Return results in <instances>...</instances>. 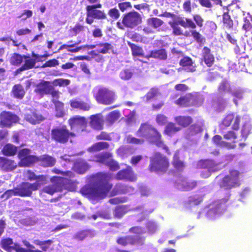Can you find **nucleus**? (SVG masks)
I'll return each instance as SVG.
<instances>
[{
	"label": "nucleus",
	"instance_id": "nucleus-37",
	"mask_svg": "<svg viewBox=\"0 0 252 252\" xmlns=\"http://www.w3.org/2000/svg\"><path fill=\"white\" fill-rule=\"evenodd\" d=\"M109 144L107 142H98L93 144L88 149L89 152H97L109 148Z\"/></svg>",
	"mask_w": 252,
	"mask_h": 252
},
{
	"label": "nucleus",
	"instance_id": "nucleus-60",
	"mask_svg": "<svg viewBox=\"0 0 252 252\" xmlns=\"http://www.w3.org/2000/svg\"><path fill=\"white\" fill-rule=\"evenodd\" d=\"M51 88H52L50 89L48 94L51 95L52 99L58 100L60 97L61 93L59 91L56 90L53 85H52Z\"/></svg>",
	"mask_w": 252,
	"mask_h": 252
},
{
	"label": "nucleus",
	"instance_id": "nucleus-35",
	"mask_svg": "<svg viewBox=\"0 0 252 252\" xmlns=\"http://www.w3.org/2000/svg\"><path fill=\"white\" fill-rule=\"evenodd\" d=\"M112 157V154L108 152H103L96 154L94 156V159L91 161L104 164L105 165L107 160Z\"/></svg>",
	"mask_w": 252,
	"mask_h": 252
},
{
	"label": "nucleus",
	"instance_id": "nucleus-22",
	"mask_svg": "<svg viewBox=\"0 0 252 252\" xmlns=\"http://www.w3.org/2000/svg\"><path fill=\"white\" fill-rule=\"evenodd\" d=\"M146 22L148 27H144L143 31L147 33H151L154 32L150 27L157 29L164 24V22L161 19L157 17L149 18L147 20Z\"/></svg>",
	"mask_w": 252,
	"mask_h": 252
},
{
	"label": "nucleus",
	"instance_id": "nucleus-36",
	"mask_svg": "<svg viewBox=\"0 0 252 252\" xmlns=\"http://www.w3.org/2000/svg\"><path fill=\"white\" fill-rule=\"evenodd\" d=\"M226 10V12H223L222 15L223 27L226 29H232L234 26L233 21L229 14L228 9H227Z\"/></svg>",
	"mask_w": 252,
	"mask_h": 252
},
{
	"label": "nucleus",
	"instance_id": "nucleus-53",
	"mask_svg": "<svg viewBox=\"0 0 252 252\" xmlns=\"http://www.w3.org/2000/svg\"><path fill=\"white\" fill-rule=\"evenodd\" d=\"M105 165L109 167V169L112 171H117L120 168L118 162L113 159H108Z\"/></svg>",
	"mask_w": 252,
	"mask_h": 252
},
{
	"label": "nucleus",
	"instance_id": "nucleus-8",
	"mask_svg": "<svg viewBox=\"0 0 252 252\" xmlns=\"http://www.w3.org/2000/svg\"><path fill=\"white\" fill-rule=\"evenodd\" d=\"M75 136V134L70 131L66 126H58L51 130V138L55 142L60 144L66 143L71 137Z\"/></svg>",
	"mask_w": 252,
	"mask_h": 252
},
{
	"label": "nucleus",
	"instance_id": "nucleus-51",
	"mask_svg": "<svg viewBox=\"0 0 252 252\" xmlns=\"http://www.w3.org/2000/svg\"><path fill=\"white\" fill-rule=\"evenodd\" d=\"M53 241L51 240H48L44 241L35 240L34 244L39 246L42 251L45 252L49 248V246L52 244Z\"/></svg>",
	"mask_w": 252,
	"mask_h": 252
},
{
	"label": "nucleus",
	"instance_id": "nucleus-59",
	"mask_svg": "<svg viewBox=\"0 0 252 252\" xmlns=\"http://www.w3.org/2000/svg\"><path fill=\"white\" fill-rule=\"evenodd\" d=\"M167 122V117L163 114H158L156 116V122L159 126L165 125Z\"/></svg>",
	"mask_w": 252,
	"mask_h": 252
},
{
	"label": "nucleus",
	"instance_id": "nucleus-30",
	"mask_svg": "<svg viewBox=\"0 0 252 252\" xmlns=\"http://www.w3.org/2000/svg\"><path fill=\"white\" fill-rule=\"evenodd\" d=\"M197 185V181H188L186 179H183L178 184L179 188L183 191H189L194 189Z\"/></svg>",
	"mask_w": 252,
	"mask_h": 252
},
{
	"label": "nucleus",
	"instance_id": "nucleus-64",
	"mask_svg": "<svg viewBox=\"0 0 252 252\" xmlns=\"http://www.w3.org/2000/svg\"><path fill=\"white\" fill-rule=\"evenodd\" d=\"M174 89L176 91L185 92L187 91L189 88L187 85L185 84L179 83L176 84L175 86Z\"/></svg>",
	"mask_w": 252,
	"mask_h": 252
},
{
	"label": "nucleus",
	"instance_id": "nucleus-9",
	"mask_svg": "<svg viewBox=\"0 0 252 252\" xmlns=\"http://www.w3.org/2000/svg\"><path fill=\"white\" fill-rule=\"evenodd\" d=\"M101 7L102 4L100 2L86 6V23L90 25L92 24L94 22V19L98 20L106 19L107 16L104 11L97 9V8Z\"/></svg>",
	"mask_w": 252,
	"mask_h": 252
},
{
	"label": "nucleus",
	"instance_id": "nucleus-39",
	"mask_svg": "<svg viewBox=\"0 0 252 252\" xmlns=\"http://www.w3.org/2000/svg\"><path fill=\"white\" fill-rule=\"evenodd\" d=\"M176 123L183 127H186L192 123V119L190 116H177L175 118Z\"/></svg>",
	"mask_w": 252,
	"mask_h": 252
},
{
	"label": "nucleus",
	"instance_id": "nucleus-58",
	"mask_svg": "<svg viewBox=\"0 0 252 252\" xmlns=\"http://www.w3.org/2000/svg\"><path fill=\"white\" fill-rule=\"evenodd\" d=\"M59 64V61L56 59H53L46 61L42 66V67H55Z\"/></svg>",
	"mask_w": 252,
	"mask_h": 252
},
{
	"label": "nucleus",
	"instance_id": "nucleus-13",
	"mask_svg": "<svg viewBox=\"0 0 252 252\" xmlns=\"http://www.w3.org/2000/svg\"><path fill=\"white\" fill-rule=\"evenodd\" d=\"M19 120L18 117L10 112L3 111L0 113V125L3 127H10Z\"/></svg>",
	"mask_w": 252,
	"mask_h": 252
},
{
	"label": "nucleus",
	"instance_id": "nucleus-18",
	"mask_svg": "<svg viewBox=\"0 0 252 252\" xmlns=\"http://www.w3.org/2000/svg\"><path fill=\"white\" fill-rule=\"evenodd\" d=\"M69 104L72 109L83 111H89L92 107L91 102L89 99L84 101L78 98H75L69 101Z\"/></svg>",
	"mask_w": 252,
	"mask_h": 252
},
{
	"label": "nucleus",
	"instance_id": "nucleus-57",
	"mask_svg": "<svg viewBox=\"0 0 252 252\" xmlns=\"http://www.w3.org/2000/svg\"><path fill=\"white\" fill-rule=\"evenodd\" d=\"M108 14L113 20L118 19L120 16V12L116 8H113L109 9L108 12Z\"/></svg>",
	"mask_w": 252,
	"mask_h": 252
},
{
	"label": "nucleus",
	"instance_id": "nucleus-32",
	"mask_svg": "<svg viewBox=\"0 0 252 252\" xmlns=\"http://www.w3.org/2000/svg\"><path fill=\"white\" fill-rule=\"evenodd\" d=\"M17 151V147L11 143H7L3 146L1 153L6 157H13L16 155Z\"/></svg>",
	"mask_w": 252,
	"mask_h": 252
},
{
	"label": "nucleus",
	"instance_id": "nucleus-16",
	"mask_svg": "<svg viewBox=\"0 0 252 252\" xmlns=\"http://www.w3.org/2000/svg\"><path fill=\"white\" fill-rule=\"evenodd\" d=\"M23 176L28 181L35 182L33 184H38V188H40V187L46 184L47 182V177L45 175H37L35 173L31 170H27L23 172Z\"/></svg>",
	"mask_w": 252,
	"mask_h": 252
},
{
	"label": "nucleus",
	"instance_id": "nucleus-25",
	"mask_svg": "<svg viewBox=\"0 0 252 252\" xmlns=\"http://www.w3.org/2000/svg\"><path fill=\"white\" fill-rule=\"evenodd\" d=\"M116 178L118 180H127L130 181H134L136 180V177L129 166L126 169L120 170L116 174Z\"/></svg>",
	"mask_w": 252,
	"mask_h": 252
},
{
	"label": "nucleus",
	"instance_id": "nucleus-5",
	"mask_svg": "<svg viewBox=\"0 0 252 252\" xmlns=\"http://www.w3.org/2000/svg\"><path fill=\"white\" fill-rule=\"evenodd\" d=\"M169 24L173 29L172 33L175 35L189 36V32L186 31L184 33L179 25L185 29H194L195 27L193 21L189 18L178 17L176 21L169 22Z\"/></svg>",
	"mask_w": 252,
	"mask_h": 252
},
{
	"label": "nucleus",
	"instance_id": "nucleus-24",
	"mask_svg": "<svg viewBox=\"0 0 252 252\" xmlns=\"http://www.w3.org/2000/svg\"><path fill=\"white\" fill-rule=\"evenodd\" d=\"M68 124L71 128L78 127L83 130L87 125V121L84 117L76 116L68 120Z\"/></svg>",
	"mask_w": 252,
	"mask_h": 252
},
{
	"label": "nucleus",
	"instance_id": "nucleus-54",
	"mask_svg": "<svg viewBox=\"0 0 252 252\" xmlns=\"http://www.w3.org/2000/svg\"><path fill=\"white\" fill-rule=\"evenodd\" d=\"M144 142V139L141 137L135 138L129 135L126 138V142L128 144L141 145Z\"/></svg>",
	"mask_w": 252,
	"mask_h": 252
},
{
	"label": "nucleus",
	"instance_id": "nucleus-45",
	"mask_svg": "<svg viewBox=\"0 0 252 252\" xmlns=\"http://www.w3.org/2000/svg\"><path fill=\"white\" fill-rule=\"evenodd\" d=\"M96 46L98 48L97 52L103 54L108 53L113 48L112 45L107 42L99 43Z\"/></svg>",
	"mask_w": 252,
	"mask_h": 252
},
{
	"label": "nucleus",
	"instance_id": "nucleus-52",
	"mask_svg": "<svg viewBox=\"0 0 252 252\" xmlns=\"http://www.w3.org/2000/svg\"><path fill=\"white\" fill-rule=\"evenodd\" d=\"M70 80L63 78H58L53 80V86L65 87L70 84Z\"/></svg>",
	"mask_w": 252,
	"mask_h": 252
},
{
	"label": "nucleus",
	"instance_id": "nucleus-44",
	"mask_svg": "<svg viewBox=\"0 0 252 252\" xmlns=\"http://www.w3.org/2000/svg\"><path fill=\"white\" fill-rule=\"evenodd\" d=\"M180 130V128L176 126V125L172 122H170L166 126L163 133L168 136H171L173 133H174Z\"/></svg>",
	"mask_w": 252,
	"mask_h": 252
},
{
	"label": "nucleus",
	"instance_id": "nucleus-19",
	"mask_svg": "<svg viewBox=\"0 0 252 252\" xmlns=\"http://www.w3.org/2000/svg\"><path fill=\"white\" fill-rule=\"evenodd\" d=\"M25 119L32 125L38 124L45 120L44 116L36 110H30L25 114Z\"/></svg>",
	"mask_w": 252,
	"mask_h": 252
},
{
	"label": "nucleus",
	"instance_id": "nucleus-17",
	"mask_svg": "<svg viewBox=\"0 0 252 252\" xmlns=\"http://www.w3.org/2000/svg\"><path fill=\"white\" fill-rule=\"evenodd\" d=\"M241 117L234 114L227 115L222 122V125L225 127L232 126V128L234 130H238L240 127Z\"/></svg>",
	"mask_w": 252,
	"mask_h": 252
},
{
	"label": "nucleus",
	"instance_id": "nucleus-55",
	"mask_svg": "<svg viewBox=\"0 0 252 252\" xmlns=\"http://www.w3.org/2000/svg\"><path fill=\"white\" fill-rule=\"evenodd\" d=\"M42 192L47 193L50 195H53L57 192V186L54 184L44 187L42 189Z\"/></svg>",
	"mask_w": 252,
	"mask_h": 252
},
{
	"label": "nucleus",
	"instance_id": "nucleus-2",
	"mask_svg": "<svg viewBox=\"0 0 252 252\" xmlns=\"http://www.w3.org/2000/svg\"><path fill=\"white\" fill-rule=\"evenodd\" d=\"M168 158L160 152H156L153 157L150 158L149 170L157 173H165L169 167Z\"/></svg>",
	"mask_w": 252,
	"mask_h": 252
},
{
	"label": "nucleus",
	"instance_id": "nucleus-34",
	"mask_svg": "<svg viewBox=\"0 0 252 252\" xmlns=\"http://www.w3.org/2000/svg\"><path fill=\"white\" fill-rule=\"evenodd\" d=\"M11 93L14 98L19 99H22L25 95L24 89L20 84H15L13 86Z\"/></svg>",
	"mask_w": 252,
	"mask_h": 252
},
{
	"label": "nucleus",
	"instance_id": "nucleus-56",
	"mask_svg": "<svg viewBox=\"0 0 252 252\" xmlns=\"http://www.w3.org/2000/svg\"><path fill=\"white\" fill-rule=\"evenodd\" d=\"M133 73L129 69H125L122 70L120 73V78L124 80L130 79Z\"/></svg>",
	"mask_w": 252,
	"mask_h": 252
},
{
	"label": "nucleus",
	"instance_id": "nucleus-42",
	"mask_svg": "<svg viewBox=\"0 0 252 252\" xmlns=\"http://www.w3.org/2000/svg\"><path fill=\"white\" fill-rule=\"evenodd\" d=\"M52 102L55 105L56 116L58 117H63L64 115V104L58 100L52 99Z\"/></svg>",
	"mask_w": 252,
	"mask_h": 252
},
{
	"label": "nucleus",
	"instance_id": "nucleus-21",
	"mask_svg": "<svg viewBox=\"0 0 252 252\" xmlns=\"http://www.w3.org/2000/svg\"><path fill=\"white\" fill-rule=\"evenodd\" d=\"M51 83L48 81L41 80L35 85L34 90L35 93L41 96L48 94L50 89L51 88Z\"/></svg>",
	"mask_w": 252,
	"mask_h": 252
},
{
	"label": "nucleus",
	"instance_id": "nucleus-3",
	"mask_svg": "<svg viewBox=\"0 0 252 252\" xmlns=\"http://www.w3.org/2000/svg\"><path fill=\"white\" fill-rule=\"evenodd\" d=\"M39 188L38 184H32L29 182H22L17 187L12 189L7 190L5 194L8 196H19L21 197H30L33 191H36Z\"/></svg>",
	"mask_w": 252,
	"mask_h": 252
},
{
	"label": "nucleus",
	"instance_id": "nucleus-63",
	"mask_svg": "<svg viewBox=\"0 0 252 252\" xmlns=\"http://www.w3.org/2000/svg\"><path fill=\"white\" fill-rule=\"evenodd\" d=\"M118 7L121 11L124 12L128 8H131L132 6L130 2L125 1L119 3Z\"/></svg>",
	"mask_w": 252,
	"mask_h": 252
},
{
	"label": "nucleus",
	"instance_id": "nucleus-40",
	"mask_svg": "<svg viewBox=\"0 0 252 252\" xmlns=\"http://www.w3.org/2000/svg\"><path fill=\"white\" fill-rule=\"evenodd\" d=\"M149 57L165 60L167 58V54L165 49H160L151 51Z\"/></svg>",
	"mask_w": 252,
	"mask_h": 252
},
{
	"label": "nucleus",
	"instance_id": "nucleus-10",
	"mask_svg": "<svg viewBox=\"0 0 252 252\" xmlns=\"http://www.w3.org/2000/svg\"><path fill=\"white\" fill-rule=\"evenodd\" d=\"M31 150L28 148L22 149L18 153L20 164L23 167H30L38 162V157L30 155Z\"/></svg>",
	"mask_w": 252,
	"mask_h": 252
},
{
	"label": "nucleus",
	"instance_id": "nucleus-49",
	"mask_svg": "<svg viewBox=\"0 0 252 252\" xmlns=\"http://www.w3.org/2000/svg\"><path fill=\"white\" fill-rule=\"evenodd\" d=\"M24 59L25 63L22 66L25 70L32 69L35 66L36 62L34 59L26 55L24 56Z\"/></svg>",
	"mask_w": 252,
	"mask_h": 252
},
{
	"label": "nucleus",
	"instance_id": "nucleus-41",
	"mask_svg": "<svg viewBox=\"0 0 252 252\" xmlns=\"http://www.w3.org/2000/svg\"><path fill=\"white\" fill-rule=\"evenodd\" d=\"M128 209L126 205H118L114 210V216L117 219L122 218L127 212Z\"/></svg>",
	"mask_w": 252,
	"mask_h": 252
},
{
	"label": "nucleus",
	"instance_id": "nucleus-31",
	"mask_svg": "<svg viewBox=\"0 0 252 252\" xmlns=\"http://www.w3.org/2000/svg\"><path fill=\"white\" fill-rule=\"evenodd\" d=\"M218 165V164L215 163L213 160L209 159L201 160L199 163L200 168L207 169V170H210V171H212L213 172L220 170Z\"/></svg>",
	"mask_w": 252,
	"mask_h": 252
},
{
	"label": "nucleus",
	"instance_id": "nucleus-29",
	"mask_svg": "<svg viewBox=\"0 0 252 252\" xmlns=\"http://www.w3.org/2000/svg\"><path fill=\"white\" fill-rule=\"evenodd\" d=\"M179 64L183 67H187L186 69L187 72H193L196 71V66L193 65V62L191 58L189 57H183L180 61Z\"/></svg>",
	"mask_w": 252,
	"mask_h": 252
},
{
	"label": "nucleus",
	"instance_id": "nucleus-12",
	"mask_svg": "<svg viewBox=\"0 0 252 252\" xmlns=\"http://www.w3.org/2000/svg\"><path fill=\"white\" fill-rule=\"evenodd\" d=\"M148 140L154 144L157 147L165 150L167 154L170 155L171 153L169 148L165 144L161 133L155 127H154Z\"/></svg>",
	"mask_w": 252,
	"mask_h": 252
},
{
	"label": "nucleus",
	"instance_id": "nucleus-33",
	"mask_svg": "<svg viewBox=\"0 0 252 252\" xmlns=\"http://www.w3.org/2000/svg\"><path fill=\"white\" fill-rule=\"evenodd\" d=\"M172 164L174 169L178 172L183 171L185 168V163L180 159L179 153L176 152L173 157Z\"/></svg>",
	"mask_w": 252,
	"mask_h": 252
},
{
	"label": "nucleus",
	"instance_id": "nucleus-43",
	"mask_svg": "<svg viewBox=\"0 0 252 252\" xmlns=\"http://www.w3.org/2000/svg\"><path fill=\"white\" fill-rule=\"evenodd\" d=\"M218 91L219 94H222L226 93H230L232 91L230 85L228 82L226 80L222 81L219 84L218 88Z\"/></svg>",
	"mask_w": 252,
	"mask_h": 252
},
{
	"label": "nucleus",
	"instance_id": "nucleus-62",
	"mask_svg": "<svg viewBox=\"0 0 252 252\" xmlns=\"http://www.w3.org/2000/svg\"><path fill=\"white\" fill-rule=\"evenodd\" d=\"M223 138L228 140L234 141L237 138V135L233 131H228L223 135Z\"/></svg>",
	"mask_w": 252,
	"mask_h": 252
},
{
	"label": "nucleus",
	"instance_id": "nucleus-27",
	"mask_svg": "<svg viewBox=\"0 0 252 252\" xmlns=\"http://www.w3.org/2000/svg\"><path fill=\"white\" fill-rule=\"evenodd\" d=\"M194 97L192 94L189 93L180 97L175 101V104L182 107H190L193 105L190 101L194 99Z\"/></svg>",
	"mask_w": 252,
	"mask_h": 252
},
{
	"label": "nucleus",
	"instance_id": "nucleus-11",
	"mask_svg": "<svg viewBox=\"0 0 252 252\" xmlns=\"http://www.w3.org/2000/svg\"><path fill=\"white\" fill-rule=\"evenodd\" d=\"M145 238L140 236L127 235L117 238L116 243L119 245L126 247L127 245L142 246L144 244Z\"/></svg>",
	"mask_w": 252,
	"mask_h": 252
},
{
	"label": "nucleus",
	"instance_id": "nucleus-6",
	"mask_svg": "<svg viewBox=\"0 0 252 252\" xmlns=\"http://www.w3.org/2000/svg\"><path fill=\"white\" fill-rule=\"evenodd\" d=\"M240 175V173L238 170L231 169L229 171V174L220 180L218 184L220 188L225 189H231L239 187L241 185Z\"/></svg>",
	"mask_w": 252,
	"mask_h": 252
},
{
	"label": "nucleus",
	"instance_id": "nucleus-20",
	"mask_svg": "<svg viewBox=\"0 0 252 252\" xmlns=\"http://www.w3.org/2000/svg\"><path fill=\"white\" fill-rule=\"evenodd\" d=\"M153 128L154 126L149 123H142L136 131V135L138 137L143 138L144 141L148 140Z\"/></svg>",
	"mask_w": 252,
	"mask_h": 252
},
{
	"label": "nucleus",
	"instance_id": "nucleus-28",
	"mask_svg": "<svg viewBox=\"0 0 252 252\" xmlns=\"http://www.w3.org/2000/svg\"><path fill=\"white\" fill-rule=\"evenodd\" d=\"M38 162H40V165L44 167H52L56 162V159L52 157L43 155L38 157Z\"/></svg>",
	"mask_w": 252,
	"mask_h": 252
},
{
	"label": "nucleus",
	"instance_id": "nucleus-1",
	"mask_svg": "<svg viewBox=\"0 0 252 252\" xmlns=\"http://www.w3.org/2000/svg\"><path fill=\"white\" fill-rule=\"evenodd\" d=\"M94 183L86 186L81 189L83 194L95 199H103L113 187L109 183L110 176L108 173L98 172L92 176Z\"/></svg>",
	"mask_w": 252,
	"mask_h": 252
},
{
	"label": "nucleus",
	"instance_id": "nucleus-23",
	"mask_svg": "<svg viewBox=\"0 0 252 252\" xmlns=\"http://www.w3.org/2000/svg\"><path fill=\"white\" fill-rule=\"evenodd\" d=\"M90 126L96 130H101L103 128L104 120L101 114H96L90 116Z\"/></svg>",
	"mask_w": 252,
	"mask_h": 252
},
{
	"label": "nucleus",
	"instance_id": "nucleus-50",
	"mask_svg": "<svg viewBox=\"0 0 252 252\" xmlns=\"http://www.w3.org/2000/svg\"><path fill=\"white\" fill-rule=\"evenodd\" d=\"M120 117V113L118 110H115L110 112L107 116V121L110 124H112L115 121L118 120Z\"/></svg>",
	"mask_w": 252,
	"mask_h": 252
},
{
	"label": "nucleus",
	"instance_id": "nucleus-48",
	"mask_svg": "<svg viewBox=\"0 0 252 252\" xmlns=\"http://www.w3.org/2000/svg\"><path fill=\"white\" fill-rule=\"evenodd\" d=\"M128 45L131 50L133 56L139 57L143 56V50L141 47L130 42H128Z\"/></svg>",
	"mask_w": 252,
	"mask_h": 252
},
{
	"label": "nucleus",
	"instance_id": "nucleus-47",
	"mask_svg": "<svg viewBox=\"0 0 252 252\" xmlns=\"http://www.w3.org/2000/svg\"><path fill=\"white\" fill-rule=\"evenodd\" d=\"M13 244L12 239L10 238H4L1 240L0 245L1 248L8 252H11L12 246Z\"/></svg>",
	"mask_w": 252,
	"mask_h": 252
},
{
	"label": "nucleus",
	"instance_id": "nucleus-7",
	"mask_svg": "<svg viewBox=\"0 0 252 252\" xmlns=\"http://www.w3.org/2000/svg\"><path fill=\"white\" fill-rule=\"evenodd\" d=\"M141 17L140 14L135 11H132L124 14L122 16V21H120L117 22V27L121 30H124V26L133 28L140 24Z\"/></svg>",
	"mask_w": 252,
	"mask_h": 252
},
{
	"label": "nucleus",
	"instance_id": "nucleus-14",
	"mask_svg": "<svg viewBox=\"0 0 252 252\" xmlns=\"http://www.w3.org/2000/svg\"><path fill=\"white\" fill-rule=\"evenodd\" d=\"M201 61L203 62L206 65L209 67L207 70L208 73L212 75L213 73L212 71L213 69L210 68V67H211L214 64L215 59L214 55L209 47L205 46L203 48L201 52Z\"/></svg>",
	"mask_w": 252,
	"mask_h": 252
},
{
	"label": "nucleus",
	"instance_id": "nucleus-61",
	"mask_svg": "<svg viewBox=\"0 0 252 252\" xmlns=\"http://www.w3.org/2000/svg\"><path fill=\"white\" fill-rule=\"evenodd\" d=\"M96 139L97 140H107L111 141L112 140V138L110 136V134L105 131H102L100 133L96 136Z\"/></svg>",
	"mask_w": 252,
	"mask_h": 252
},
{
	"label": "nucleus",
	"instance_id": "nucleus-26",
	"mask_svg": "<svg viewBox=\"0 0 252 252\" xmlns=\"http://www.w3.org/2000/svg\"><path fill=\"white\" fill-rule=\"evenodd\" d=\"M0 167L2 170L9 172L14 170L17 165L14 160L0 157Z\"/></svg>",
	"mask_w": 252,
	"mask_h": 252
},
{
	"label": "nucleus",
	"instance_id": "nucleus-15",
	"mask_svg": "<svg viewBox=\"0 0 252 252\" xmlns=\"http://www.w3.org/2000/svg\"><path fill=\"white\" fill-rule=\"evenodd\" d=\"M193 22L195 27L190 31L191 34L194 39L198 43H201L203 41L204 38L202 37V35L199 32H197L195 29L197 27L199 28H202L203 26L204 20L200 14H194L192 15Z\"/></svg>",
	"mask_w": 252,
	"mask_h": 252
},
{
	"label": "nucleus",
	"instance_id": "nucleus-38",
	"mask_svg": "<svg viewBox=\"0 0 252 252\" xmlns=\"http://www.w3.org/2000/svg\"><path fill=\"white\" fill-rule=\"evenodd\" d=\"M86 26L80 23H77L73 27L71 28L69 31L71 36H76L77 34L82 33L85 32Z\"/></svg>",
	"mask_w": 252,
	"mask_h": 252
},
{
	"label": "nucleus",
	"instance_id": "nucleus-46",
	"mask_svg": "<svg viewBox=\"0 0 252 252\" xmlns=\"http://www.w3.org/2000/svg\"><path fill=\"white\" fill-rule=\"evenodd\" d=\"M24 56L18 53H13L10 59V64L15 66L21 64L23 61Z\"/></svg>",
	"mask_w": 252,
	"mask_h": 252
},
{
	"label": "nucleus",
	"instance_id": "nucleus-4",
	"mask_svg": "<svg viewBox=\"0 0 252 252\" xmlns=\"http://www.w3.org/2000/svg\"><path fill=\"white\" fill-rule=\"evenodd\" d=\"M94 97L98 103L104 105L112 104L116 98L114 91L104 87L98 88L94 93Z\"/></svg>",
	"mask_w": 252,
	"mask_h": 252
}]
</instances>
